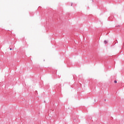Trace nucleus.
Listing matches in <instances>:
<instances>
[{
  "label": "nucleus",
  "mask_w": 124,
  "mask_h": 124,
  "mask_svg": "<svg viewBox=\"0 0 124 124\" xmlns=\"http://www.w3.org/2000/svg\"><path fill=\"white\" fill-rule=\"evenodd\" d=\"M104 42V43H105V44H107V43H108V42H107V41H106V40H105Z\"/></svg>",
  "instance_id": "1"
},
{
  "label": "nucleus",
  "mask_w": 124,
  "mask_h": 124,
  "mask_svg": "<svg viewBox=\"0 0 124 124\" xmlns=\"http://www.w3.org/2000/svg\"><path fill=\"white\" fill-rule=\"evenodd\" d=\"M114 83L116 84L117 83V80H114Z\"/></svg>",
  "instance_id": "2"
},
{
  "label": "nucleus",
  "mask_w": 124,
  "mask_h": 124,
  "mask_svg": "<svg viewBox=\"0 0 124 124\" xmlns=\"http://www.w3.org/2000/svg\"><path fill=\"white\" fill-rule=\"evenodd\" d=\"M73 4V3H71V6H72Z\"/></svg>",
  "instance_id": "3"
},
{
  "label": "nucleus",
  "mask_w": 124,
  "mask_h": 124,
  "mask_svg": "<svg viewBox=\"0 0 124 124\" xmlns=\"http://www.w3.org/2000/svg\"><path fill=\"white\" fill-rule=\"evenodd\" d=\"M10 50H12V48H10Z\"/></svg>",
  "instance_id": "4"
}]
</instances>
